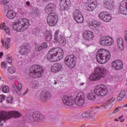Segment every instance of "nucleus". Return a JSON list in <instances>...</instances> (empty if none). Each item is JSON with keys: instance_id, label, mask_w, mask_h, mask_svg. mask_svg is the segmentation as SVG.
<instances>
[{"instance_id": "f257e3e1", "label": "nucleus", "mask_w": 127, "mask_h": 127, "mask_svg": "<svg viewBox=\"0 0 127 127\" xmlns=\"http://www.w3.org/2000/svg\"><path fill=\"white\" fill-rule=\"evenodd\" d=\"M94 92H90L87 95V98L90 101H95L96 100V95L105 97L108 94V88L104 85H98L95 86Z\"/></svg>"}, {"instance_id": "f03ea898", "label": "nucleus", "mask_w": 127, "mask_h": 127, "mask_svg": "<svg viewBox=\"0 0 127 127\" xmlns=\"http://www.w3.org/2000/svg\"><path fill=\"white\" fill-rule=\"evenodd\" d=\"M64 51L62 48H55L51 49L47 54V59L51 62L59 61L63 58Z\"/></svg>"}, {"instance_id": "7ed1b4c3", "label": "nucleus", "mask_w": 127, "mask_h": 127, "mask_svg": "<svg viewBox=\"0 0 127 127\" xmlns=\"http://www.w3.org/2000/svg\"><path fill=\"white\" fill-rule=\"evenodd\" d=\"M29 25V20L26 18H21L13 22L12 27L13 29L17 32H23L28 28Z\"/></svg>"}, {"instance_id": "20e7f679", "label": "nucleus", "mask_w": 127, "mask_h": 127, "mask_svg": "<svg viewBox=\"0 0 127 127\" xmlns=\"http://www.w3.org/2000/svg\"><path fill=\"white\" fill-rule=\"evenodd\" d=\"M111 59V53L108 50L100 49L96 53V60L99 64H106Z\"/></svg>"}, {"instance_id": "39448f33", "label": "nucleus", "mask_w": 127, "mask_h": 127, "mask_svg": "<svg viewBox=\"0 0 127 127\" xmlns=\"http://www.w3.org/2000/svg\"><path fill=\"white\" fill-rule=\"evenodd\" d=\"M20 117H21V114L17 111H13L9 112L1 111L0 112V127H2L3 125L1 121H4V120H9L11 118H20Z\"/></svg>"}, {"instance_id": "423d86ee", "label": "nucleus", "mask_w": 127, "mask_h": 127, "mask_svg": "<svg viewBox=\"0 0 127 127\" xmlns=\"http://www.w3.org/2000/svg\"><path fill=\"white\" fill-rule=\"evenodd\" d=\"M107 74V70L102 67H97L94 69V72L89 76L90 81H98L101 78H104Z\"/></svg>"}, {"instance_id": "0eeeda50", "label": "nucleus", "mask_w": 127, "mask_h": 127, "mask_svg": "<svg viewBox=\"0 0 127 127\" xmlns=\"http://www.w3.org/2000/svg\"><path fill=\"white\" fill-rule=\"evenodd\" d=\"M44 73V69L39 65H33L29 69V74L31 78H40Z\"/></svg>"}, {"instance_id": "6e6552de", "label": "nucleus", "mask_w": 127, "mask_h": 127, "mask_svg": "<svg viewBox=\"0 0 127 127\" xmlns=\"http://www.w3.org/2000/svg\"><path fill=\"white\" fill-rule=\"evenodd\" d=\"M77 61V58L73 55L67 56L64 59V63L71 69H73L76 66V62Z\"/></svg>"}, {"instance_id": "1a4fd4ad", "label": "nucleus", "mask_w": 127, "mask_h": 127, "mask_svg": "<svg viewBox=\"0 0 127 127\" xmlns=\"http://www.w3.org/2000/svg\"><path fill=\"white\" fill-rule=\"evenodd\" d=\"M47 20L49 26H55L58 21V16L55 12L50 13L47 17Z\"/></svg>"}, {"instance_id": "9d476101", "label": "nucleus", "mask_w": 127, "mask_h": 127, "mask_svg": "<svg viewBox=\"0 0 127 127\" xmlns=\"http://www.w3.org/2000/svg\"><path fill=\"white\" fill-rule=\"evenodd\" d=\"M51 97H52V95L50 92L47 90H43L38 96V98L42 103H46L47 101L51 99Z\"/></svg>"}, {"instance_id": "9b49d317", "label": "nucleus", "mask_w": 127, "mask_h": 127, "mask_svg": "<svg viewBox=\"0 0 127 127\" xmlns=\"http://www.w3.org/2000/svg\"><path fill=\"white\" fill-rule=\"evenodd\" d=\"M74 102L76 106H83L85 104V95L84 93L82 92H79L74 99Z\"/></svg>"}, {"instance_id": "f8f14e48", "label": "nucleus", "mask_w": 127, "mask_h": 127, "mask_svg": "<svg viewBox=\"0 0 127 127\" xmlns=\"http://www.w3.org/2000/svg\"><path fill=\"white\" fill-rule=\"evenodd\" d=\"M99 42L101 45L107 46L112 45V44L113 42H114V41L113 40L112 37L109 36H104L101 39Z\"/></svg>"}, {"instance_id": "ddd939ff", "label": "nucleus", "mask_w": 127, "mask_h": 127, "mask_svg": "<svg viewBox=\"0 0 127 127\" xmlns=\"http://www.w3.org/2000/svg\"><path fill=\"white\" fill-rule=\"evenodd\" d=\"M72 14L74 20H75L77 23H82L83 21H84L83 15H82V13H81L79 10L75 9Z\"/></svg>"}, {"instance_id": "4468645a", "label": "nucleus", "mask_w": 127, "mask_h": 127, "mask_svg": "<svg viewBox=\"0 0 127 127\" xmlns=\"http://www.w3.org/2000/svg\"><path fill=\"white\" fill-rule=\"evenodd\" d=\"M88 4L86 5L85 9L88 11H93L94 9H96V7L98 5L96 0H87Z\"/></svg>"}, {"instance_id": "2eb2a0df", "label": "nucleus", "mask_w": 127, "mask_h": 127, "mask_svg": "<svg viewBox=\"0 0 127 127\" xmlns=\"http://www.w3.org/2000/svg\"><path fill=\"white\" fill-rule=\"evenodd\" d=\"M70 3L71 1L70 0H61V11H67L69 9V6H70Z\"/></svg>"}, {"instance_id": "dca6fc26", "label": "nucleus", "mask_w": 127, "mask_h": 127, "mask_svg": "<svg viewBox=\"0 0 127 127\" xmlns=\"http://www.w3.org/2000/svg\"><path fill=\"white\" fill-rule=\"evenodd\" d=\"M99 17L100 19L105 21V22H109L111 21L112 19V16L109 14V12L107 11L101 12L99 14Z\"/></svg>"}, {"instance_id": "f3484780", "label": "nucleus", "mask_w": 127, "mask_h": 127, "mask_svg": "<svg viewBox=\"0 0 127 127\" xmlns=\"http://www.w3.org/2000/svg\"><path fill=\"white\" fill-rule=\"evenodd\" d=\"M120 11L122 14H127V0H124L120 2Z\"/></svg>"}, {"instance_id": "a211bd4d", "label": "nucleus", "mask_w": 127, "mask_h": 127, "mask_svg": "<svg viewBox=\"0 0 127 127\" xmlns=\"http://www.w3.org/2000/svg\"><path fill=\"white\" fill-rule=\"evenodd\" d=\"M45 10L46 12H55L56 11V5L54 3H49L45 7Z\"/></svg>"}, {"instance_id": "6ab92c4d", "label": "nucleus", "mask_w": 127, "mask_h": 127, "mask_svg": "<svg viewBox=\"0 0 127 127\" xmlns=\"http://www.w3.org/2000/svg\"><path fill=\"white\" fill-rule=\"evenodd\" d=\"M63 102L65 106H72L73 105V98L68 95H64L62 98Z\"/></svg>"}, {"instance_id": "aec40b11", "label": "nucleus", "mask_w": 127, "mask_h": 127, "mask_svg": "<svg viewBox=\"0 0 127 127\" xmlns=\"http://www.w3.org/2000/svg\"><path fill=\"white\" fill-rule=\"evenodd\" d=\"M20 48L21 50L19 51V53L21 54V55H26V54L28 53V51H29V46L27 43L21 45Z\"/></svg>"}, {"instance_id": "412c9836", "label": "nucleus", "mask_w": 127, "mask_h": 127, "mask_svg": "<svg viewBox=\"0 0 127 127\" xmlns=\"http://www.w3.org/2000/svg\"><path fill=\"white\" fill-rule=\"evenodd\" d=\"M83 38L85 40L90 41L94 38V33L91 31H84L83 32Z\"/></svg>"}, {"instance_id": "4be33fe9", "label": "nucleus", "mask_w": 127, "mask_h": 127, "mask_svg": "<svg viewBox=\"0 0 127 127\" xmlns=\"http://www.w3.org/2000/svg\"><path fill=\"white\" fill-rule=\"evenodd\" d=\"M32 118L34 121L37 122L38 121H42L44 120V116L39 112L37 111L35 112L32 114Z\"/></svg>"}, {"instance_id": "5701e85b", "label": "nucleus", "mask_w": 127, "mask_h": 127, "mask_svg": "<svg viewBox=\"0 0 127 127\" xmlns=\"http://www.w3.org/2000/svg\"><path fill=\"white\" fill-rule=\"evenodd\" d=\"M112 65L116 70H122L123 68V62L120 60L112 62Z\"/></svg>"}, {"instance_id": "b1692460", "label": "nucleus", "mask_w": 127, "mask_h": 127, "mask_svg": "<svg viewBox=\"0 0 127 127\" xmlns=\"http://www.w3.org/2000/svg\"><path fill=\"white\" fill-rule=\"evenodd\" d=\"M89 27L91 29H94V30H98V27L101 25V23L99 22L96 20H92L89 22Z\"/></svg>"}, {"instance_id": "393cba45", "label": "nucleus", "mask_w": 127, "mask_h": 127, "mask_svg": "<svg viewBox=\"0 0 127 127\" xmlns=\"http://www.w3.org/2000/svg\"><path fill=\"white\" fill-rule=\"evenodd\" d=\"M62 69V64H55L51 67V71L53 73H57L60 72Z\"/></svg>"}, {"instance_id": "a878e982", "label": "nucleus", "mask_w": 127, "mask_h": 127, "mask_svg": "<svg viewBox=\"0 0 127 127\" xmlns=\"http://www.w3.org/2000/svg\"><path fill=\"white\" fill-rule=\"evenodd\" d=\"M44 36L45 41H47V42L51 41V40L52 39V33H51V31L46 30L44 33Z\"/></svg>"}, {"instance_id": "bb28decb", "label": "nucleus", "mask_w": 127, "mask_h": 127, "mask_svg": "<svg viewBox=\"0 0 127 127\" xmlns=\"http://www.w3.org/2000/svg\"><path fill=\"white\" fill-rule=\"evenodd\" d=\"M0 3L3 4L5 10H8L11 7V5L9 3V0H2Z\"/></svg>"}, {"instance_id": "cd10ccee", "label": "nucleus", "mask_w": 127, "mask_h": 127, "mask_svg": "<svg viewBox=\"0 0 127 127\" xmlns=\"http://www.w3.org/2000/svg\"><path fill=\"white\" fill-rule=\"evenodd\" d=\"M116 98L112 97L110 100L107 101L106 103H104L101 105V107L105 108V109H108V106H110L112 103H113Z\"/></svg>"}, {"instance_id": "c85d7f7f", "label": "nucleus", "mask_w": 127, "mask_h": 127, "mask_svg": "<svg viewBox=\"0 0 127 127\" xmlns=\"http://www.w3.org/2000/svg\"><path fill=\"white\" fill-rule=\"evenodd\" d=\"M117 43L120 50L123 51L124 49H125V46H124V41L123 40V38H122V37H120L118 39Z\"/></svg>"}, {"instance_id": "c756f323", "label": "nucleus", "mask_w": 127, "mask_h": 127, "mask_svg": "<svg viewBox=\"0 0 127 127\" xmlns=\"http://www.w3.org/2000/svg\"><path fill=\"white\" fill-rule=\"evenodd\" d=\"M14 92L18 95H21L20 93V91L22 90V84L19 83L16 87L14 86Z\"/></svg>"}, {"instance_id": "7c9ffc66", "label": "nucleus", "mask_w": 127, "mask_h": 127, "mask_svg": "<svg viewBox=\"0 0 127 127\" xmlns=\"http://www.w3.org/2000/svg\"><path fill=\"white\" fill-rule=\"evenodd\" d=\"M83 118H94L95 114L92 111H87L82 114Z\"/></svg>"}, {"instance_id": "2f4dec72", "label": "nucleus", "mask_w": 127, "mask_h": 127, "mask_svg": "<svg viewBox=\"0 0 127 127\" xmlns=\"http://www.w3.org/2000/svg\"><path fill=\"white\" fill-rule=\"evenodd\" d=\"M56 41L57 43H59L60 45H65L66 44V39H65V37L63 36H61V38H59Z\"/></svg>"}, {"instance_id": "473e14b6", "label": "nucleus", "mask_w": 127, "mask_h": 127, "mask_svg": "<svg viewBox=\"0 0 127 127\" xmlns=\"http://www.w3.org/2000/svg\"><path fill=\"white\" fill-rule=\"evenodd\" d=\"M16 15V13L15 12L13 11V10H9L7 11L6 13V16L8 18H10V19H11L12 18H14L15 17V16Z\"/></svg>"}, {"instance_id": "72a5a7b5", "label": "nucleus", "mask_w": 127, "mask_h": 127, "mask_svg": "<svg viewBox=\"0 0 127 127\" xmlns=\"http://www.w3.org/2000/svg\"><path fill=\"white\" fill-rule=\"evenodd\" d=\"M125 97H126V91L125 90H122L117 97V101H118V102L123 101V100L125 99Z\"/></svg>"}, {"instance_id": "f704fd0d", "label": "nucleus", "mask_w": 127, "mask_h": 127, "mask_svg": "<svg viewBox=\"0 0 127 127\" xmlns=\"http://www.w3.org/2000/svg\"><path fill=\"white\" fill-rule=\"evenodd\" d=\"M104 6L105 8H107V9H110V10H113L114 9V7L115 5L111 2L104 3Z\"/></svg>"}, {"instance_id": "c9c22d12", "label": "nucleus", "mask_w": 127, "mask_h": 127, "mask_svg": "<svg viewBox=\"0 0 127 127\" xmlns=\"http://www.w3.org/2000/svg\"><path fill=\"white\" fill-rule=\"evenodd\" d=\"M48 47V44L47 42H45L42 44L41 46L38 48V51L40 52L42 50H44V49H46Z\"/></svg>"}, {"instance_id": "e433bc0d", "label": "nucleus", "mask_w": 127, "mask_h": 127, "mask_svg": "<svg viewBox=\"0 0 127 127\" xmlns=\"http://www.w3.org/2000/svg\"><path fill=\"white\" fill-rule=\"evenodd\" d=\"M61 36H63L59 34V30H56L54 34V40L56 41L58 39L60 38Z\"/></svg>"}, {"instance_id": "4c0bfd02", "label": "nucleus", "mask_w": 127, "mask_h": 127, "mask_svg": "<svg viewBox=\"0 0 127 127\" xmlns=\"http://www.w3.org/2000/svg\"><path fill=\"white\" fill-rule=\"evenodd\" d=\"M7 70L10 74H13V73H15L16 71V69L13 66L9 67Z\"/></svg>"}, {"instance_id": "58836bf2", "label": "nucleus", "mask_w": 127, "mask_h": 127, "mask_svg": "<svg viewBox=\"0 0 127 127\" xmlns=\"http://www.w3.org/2000/svg\"><path fill=\"white\" fill-rule=\"evenodd\" d=\"M32 33L35 36H38V35H39L38 29L37 28H34L33 30Z\"/></svg>"}, {"instance_id": "ea45409f", "label": "nucleus", "mask_w": 127, "mask_h": 127, "mask_svg": "<svg viewBox=\"0 0 127 127\" xmlns=\"http://www.w3.org/2000/svg\"><path fill=\"white\" fill-rule=\"evenodd\" d=\"M32 85H33L32 87H39V81L38 80H34V81H32Z\"/></svg>"}, {"instance_id": "a19ab883", "label": "nucleus", "mask_w": 127, "mask_h": 127, "mask_svg": "<svg viewBox=\"0 0 127 127\" xmlns=\"http://www.w3.org/2000/svg\"><path fill=\"white\" fill-rule=\"evenodd\" d=\"M9 90V87L8 86H5L3 87L2 91L3 93H8Z\"/></svg>"}, {"instance_id": "79ce46f5", "label": "nucleus", "mask_w": 127, "mask_h": 127, "mask_svg": "<svg viewBox=\"0 0 127 127\" xmlns=\"http://www.w3.org/2000/svg\"><path fill=\"white\" fill-rule=\"evenodd\" d=\"M6 59H7L8 63H10V64L11 63H12V59L11 58V57H10V56L6 55Z\"/></svg>"}, {"instance_id": "37998d69", "label": "nucleus", "mask_w": 127, "mask_h": 127, "mask_svg": "<svg viewBox=\"0 0 127 127\" xmlns=\"http://www.w3.org/2000/svg\"><path fill=\"white\" fill-rule=\"evenodd\" d=\"M12 100H13V98H12V97L8 96L6 98L7 103H9L10 104L12 103Z\"/></svg>"}, {"instance_id": "c03bdc74", "label": "nucleus", "mask_w": 127, "mask_h": 127, "mask_svg": "<svg viewBox=\"0 0 127 127\" xmlns=\"http://www.w3.org/2000/svg\"><path fill=\"white\" fill-rule=\"evenodd\" d=\"M34 14L36 16H39V15H40V11L39 10V9H36L34 11Z\"/></svg>"}, {"instance_id": "a18cd8bd", "label": "nucleus", "mask_w": 127, "mask_h": 127, "mask_svg": "<svg viewBox=\"0 0 127 127\" xmlns=\"http://www.w3.org/2000/svg\"><path fill=\"white\" fill-rule=\"evenodd\" d=\"M6 63H5V62H2L1 63V67L2 68V69H6Z\"/></svg>"}, {"instance_id": "49530a36", "label": "nucleus", "mask_w": 127, "mask_h": 127, "mask_svg": "<svg viewBox=\"0 0 127 127\" xmlns=\"http://www.w3.org/2000/svg\"><path fill=\"white\" fill-rule=\"evenodd\" d=\"M4 30L6 32V33H9V32H10V29H9V28H8V27H5L4 28Z\"/></svg>"}, {"instance_id": "de8ad7c7", "label": "nucleus", "mask_w": 127, "mask_h": 127, "mask_svg": "<svg viewBox=\"0 0 127 127\" xmlns=\"http://www.w3.org/2000/svg\"><path fill=\"white\" fill-rule=\"evenodd\" d=\"M5 99V97L3 95H0V103H1Z\"/></svg>"}, {"instance_id": "09e8293b", "label": "nucleus", "mask_w": 127, "mask_h": 127, "mask_svg": "<svg viewBox=\"0 0 127 127\" xmlns=\"http://www.w3.org/2000/svg\"><path fill=\"white\" fill-rule=\"evenodd\" d=\"M123 118H124V116L123 115L119 117V120H121V123H124V122H125V119H123Z\"/></svg>"}, {"instance_id": "8fccbe9b", "label": "nucleus", "mask_w": 127, "mask_h": 127, "mask_svg": "<svg viewBox=\"0 0 127 127\" xmlns=\"http://www.w3.org/2000/svg\"><path fill=\"white\" fill-rule=\"evenodd\" d=\"M5 47L6 49H8V48H9V43H7V42L5 43Z\"/></svg>"}, {"instance_id": "3c124183", "label": "nucleus", "mask_w": 127, "mask_h": 127, "mask_svg": "<svg viewBox=\"0 0 127 127\" xmlns=\"http://www.w3.org/2000/svg\"><path fill=\"white\" fill-rule=\"evenodd\" d=\"M51 120L52 121H56V120H57V118H56L55 116H52Z\"/></svg>"}, {"instance_id": "603ef678", "label": "nucleus", "mask_w": 127, "mask_h": 127, "mask_svg": "<svg viewBox=\"0 0 127 127\" xmlns=\"http://www.w3.org/2000/svg\"><path fill=\"white\" fill-rule=\"evenodd\" d=\"M117 112H119V108H116L115 110L114 111L113 114H116Z\"/></svg>"}, {"instance_id": "864d4df0", "label": "nucleus", "mask_w": 127, "mask_h": 127, "mask_svg": "<svg viewBox=\"0 0 127 127\" xmlns=\"http://www.w3.org/2000/svg\"><path fill=\"white\" fill-rule=\"evenodd\" d=\"M104 3H107V2H111V0H104Z\"/></svg>"}, {"instance_id": "5fc2aeb1", "label": "nucleus", "mask_w": 127, "mask_h": 127, "mask_svg": "<svg viewBox=\"0 0 127 127\" xmlns=\"http://www.w3.org/2000/svg\"><path fill=\"white\" fill-rule=\"evenodd\" d=\"M59 81L58 80H54V85H57V84H59Z\"/></svg>"}, {"instance_id": "6e6d98bb", "label": "nucleus", "mask_w": 127, "mask_h": 127, "mask_svg": "<svg viewBox=\"0 0 127 127\" xmlns=\"http://www.w3.org/2000/svg\"><path fill=\"white\" fill-rule=\"evenodd\" d=\"M28 93V89H27L23 94V95L24 96V95H26Z\"/></svg>"}, {"instance_id": "4d7b16f0", "label": "nucleus", "mask_w": 127, "mask_h": 127, "mask_svg": "<svg viewBox=\"0 0 127 127\" xmlns=\"http://www.w3.org/2000/svg\"><path fill=\"white\" fill-rule=\"evenodd\" d=\"M6 40L7 42V43H9V42H10V39H9V38H7Z\"/></svg>"}, {"instance_id": "13d9d810", "label": "nucleus", "mask_w": 127, "mask_h": 127, "mask_svg": "<svg viewBox=\"0 0 127 127\" xmlns=\"http://www.w3.org/2000/svg\"><path fill=\"white\" fill-rule=\"evenodd\" d=\"M2 56H3V52H0V59H1V57H2Z\"/></svg>"}, {"instance_id": "bf43d9fd", "label": "nucleus", "mask_w": 127, "mask_h": 127, "mask_svg": "<svg viewBox=\"0 0 127 127\" xmlns=\"http://www.w3.org/2000/svg\"><path fill=\"white\" fill-rule=\"evenodd\" d=\"M0 29H4V27L2 26V25H0Z\"/></svg>"}, {"instance_id": "052dcab7", "label": "nucleus", "mask_w": 127, "mask_h": 127, "mask_svg": "<svg viewBox=\"0 0 127 127\" xmlns=\"http://www.w3.org/2000/svg\"><path fill=\"white\" fill-rule=\"evenodd\" d=\"M26 4H27V5H28V6H29V5H30V2L28 1H27L26 2Z\"/></svg>"}, {"instance_id": "680f3d73", "label": "nucleus", "mask_w": 127, "mask_h": 127, "mask_svg": "<svg viewBox=\"0 0 127 127\" xmlns=\"http://www.w3.org/2000/svg\"><path fill=\"white\" fill-rule=\"evenodd\" d=\"M1 25H2V26L4 27V28L7 27V26H5V23H3L2 24H1Z\"/></svg>"}, {"instance_id": "e2e57ef3", "label": "nucleus", "mask_w": 127, "mask_h": 127, "mask_svg": "<svg viewBox=\"0 0 127 127\" xmlns=\"http://www.w3.org/2000/svg\"><path fill=\"white\" fill-rule=\"evenodd\" d=\"M115 122H119V119H115Z\"/></svg>"}, {"instance_id": "0e129e2a", "label": "nucleus", "mask_w": 127, "mask_h": 127, "mask_svg": "<svg viewBox=\"0 0 127 127\" xmlns=\"http://www.w3.org/2000/svg\"><path fill=\"white\" fill-rule=\"evenodd\" d=\"M95 108L96 109H101L100 107H98V106L95 107Z\"/></svg>"}, {"instance_id": "69168bd1", "label": "nucleus", "mask_w": 127, "mask_h": 127, "mask_svg": "<svg viewBox=\"0 0 127 127\" xmlns=\"http://www.w3.org/2000/svg\"><path fill=\"white\" fill-rule=\"evenodd\" d=\"M124 108H127V104L124 105Z\"/></svg>"}, {"instance_id": "338daca9", "label": "nucleus", "mask_w": 127, "mask_h": 127, "mask_svg": "<svg viewBox=\"0 0 127 127\" xmlns=\"http://www.w3.org/2000/svg\"><path fill=\"white\" fill-rule=\"evenodd\" d=\"M79 127H86V126L84 125H83L82 126H80Z\"/></svg>"}, {"instance_id": "774afa93", "label": "nucleus", "mask_w": 127, "mask_h": 127, "mask_svg": "<svg viewBox=\"0 0 127 127\" xmlns=\"http://www.w3.org/2000/svg\"><path fill=\"white\" fill-rule=\"evenodd\" d=\"M50 0H43V1H49Z\"/></svg>"}]
</instances>
